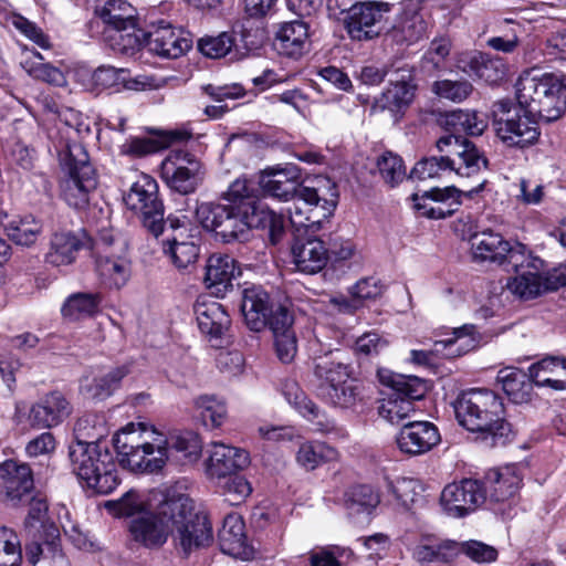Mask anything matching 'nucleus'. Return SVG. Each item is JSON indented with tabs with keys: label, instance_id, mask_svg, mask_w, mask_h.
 <instances>
[{
	"label": "nucleus",
	"instance_id": "nucleus-1",
	"mask_svg": "<svg viewBox=\"0 0 566 566\" xmlns=\"http://www.w3.org/2000/svg\"><path fill=\"white\" fill-rule=\"evenodd\" d=\"M119 463L135 473L163 470L171 457L182 463H193L201 455V441L193 432L167 436L153 424L130 422L113 438Z\"/></svg>",
	"mask_w": 566,
	"mask_h": 566
},
{
	"label": "nucleus",
	"instance_id": "nucleus-2",
	"mask_svg": "<svg viewBox=\"0 0 566 566\" xmlns=\"http://www.w3.org/2000/svg\"><path fill=\"white\" fill-rule=\"evenodd\" d=\"M174 492H155L149 497L128 491L118 501L107 502L106 509L117 517H130L129 532L133 539L145 547L163 546L171 534V521L182 510L174 502Z\"/></svg>",
	"mask_w": 566,
	"mask_h": 566
},
{
	"label": "nucleus",
	"instance_id": "nucleus-3",
	"mask_svg": "<svg viewBox=\"0 0 566 566\" xmlns=\"http://www.w3.org/2000/svg\"><path fill=\"white\" fill-rule=\"evenodd\" d=\"M203 229L223 243L245 240L252 228H268L274 237L283 229V219L274 211H264L250 203L230 205L202 202L195 210Z\"/></svg>",
	"mask_w": 566,
	"mask_h": 566
},
{
	"label": "nucleus",
	"instance_id": "nucleus-4",
	"mask_svg": "<svg viewBox=\"0 0 566 566\" xmlns=\"http://www.w3.org/2000/svg\"><path fill=\"white\" fill-rule=\"evenodd\" d=\"M459 423L478 433L490 447L504 446L512 433L502 399L492 390L472 388L461 392L454 405Z\"/></svg>",
	"mask_w": 566,
	"mask_h": 566
},
{
	"label": "nucleus",
	"instance_id": "nucleus-5",
	"mask_svg": "<svg viewBox=\"0 0 566 566\" xmlns=\"http://www.w3.org/2000/svg\"><path fill=\"white\" fill-rule=\"evenodd\" d=\"M436 147L441 155L419 160L411 171L412 178L441 179L447 172L469 178L488 167L484 154L469 139L444 135L436 142Z\"/></svg>",
	"mask_w": 566,
	"mask_h": 566
},
{
	"label": "nucleus",
	"instance_id": "nucleus-6",
	"mask_svg": "<svg viewBox=\"0 0 566 566\" xmlns=\"http://www.w3.org/2000/svg\"><path fill=\"white\" fill-rule=\"evenodd\" d=\"M289 209L290 221L296 230L316 232L333 216L338 201L336 184L328 177L307 179Z\"/></svg>",
	"mask_w": 566,
	"mask_h": 566
},
{
	"label": "nucleus",
	"instance_id": "nucleus-7",
	"mask_svg": "<svg viewBox=\"0 0 566 566\" xmlns=\"http://www.w3.org/2000/svg\"><path fill=\"white\" fill-rule=\"evenodd\" d=\"M516 99L530 115L546 122L558 119L565 109V86L559 76L524 72L515 84Z\"/></svg>",
	"mask_w": 566,
	"mask_h": 566
},
{
	"label": "nucleus",
	"instance_id": "nucleus-8",
	"mask_svg": "<svg viewBox=\"0 0 566 566\" xmlns=\"http://www.w3.org/2000/svg\"><path fill=\"white\" fill-rule=\"evenodd\" d=\"M379 381L389 388L380 400L378 412L391 424H399L415 413L413 401L423 397L424 382L418 377L405 376L388 369H379Z\"/></svg>",
	"mask_w": 566,
	"mask_h": 566
},
{
	"label": "nucleus",
	"instance_id": "nucleus-9",
	"mask_svg": "<svg viewBox=\"0 0 566 566\" xmlns=\"http://www.w3.org/2000/svg\"><path fill=\"white\" fill-rule=\"evenodd\" d=\"M520 261L523 265H512L516 275L509 280L506 287L522 300H532L543 293L566 286V266H558L545 272V263L527 249Z\"/></svg>",
	"mask_w": 566,
	"mask_h": 566
},
{
	"label": "nucleus",
	"instance_id": "nucleus-10",
	"mask_svg": "<svg viewBox=\"0 0 566 566\" xmlns=\"http://www.w3.org/2000/svg\"><path fill=\"white\" fill-rule=\"evenodd\" d=\"M64 165L67 175L60 185L61 197L67 206L83 210L88 206L90 193L97 185L95 169L80 145L69 148Z\"/></svg>",
	"mask_w": 566,
	"mask_h": 566
},
{
	"label": "nucleus",
	"instance_id": "nucleus-11",
	"mask_svg": "<svg viewBox=\"0 0 566 566\" xmlns=\"http://www.w3.org/2000/svg\"><path fill=\"white\" fill-rule=\"evenodd\" d=\"M493 115L496 136L506 146L524 148L537 140L539 130L534 119L536 116L530 115L525 108L500 101L494 104Z\"/></svg>",
	"mask_w": 566,
	"mask_h": 566
},
{
	"label": "nucleus",
	"instance_id": "nucleus-12",
	"mask_svg": "<svg viewBox=\"0 0 566 566\" xmlns=\"http://www.w3.org/2000/svg\"><path fill=\"white\" fill-rule=\"evenodd\" d=\"M174 502L181 503L184 510L172 517L171 534L179 549L185 555L210 545L213 539L212 526L208 517L195 512L191 499L175 492Z\"/></svg>",
	"mask_w": 566,
	"mask_h": 566
},
{
	"label": "nucleus",
	"instance_id": "nucleus-13",
	"mask_svg": "<svg viewBox=\"0 0 566 566\" xmlns=\"http://www.w3.org/2000/svg\"><path fill=\"white\" fill-rule=\"evenodd\" d=\"M124 202L154 235L163 232L165 209L154 178L140 174L125 195Z\"/></svg>",
	"mask_w": 566,
	"mask_h": 566
},
{
	"label": "nucleus",
	"instance_id": "nucleus-14",
	"mask_svg": "<svg viewBox=\"0 0 566 566\" xmlns=\"http://www.w3.org/2000/svg\"><path fill=\"white\" fill-rule=\"evenodd\" d=\"M482 342V336L473 324H464L452 329V337L448 339L437 340L433 350L410 352V361L419 366H431L434 364L436 355L446 358H454L462 356L474 348Z\"/></svg>",
	"mask_w": 566,
	"mask_h": 566
},
{
	"label": "nucleus",
	"instance_id": "nucleus-15",
	"mask_svg": "<svg viewBox=\"0 0 566 566\" xmlns=\"http://www.w3.org/2000/svg\"><path fill=\"white\" fill-rule=\"evenodd\" d=\"M471 251L474 260L490 261L497 264L505 262L511 265H523L520 259L526 247L522 243L512 244L500 233L492 230L476 232L470 237Z\"/></svg>",
	"mask_w": 566,
	"mask_h": 566
},
{
	"label": "nucleus",
	"instance_id": "nucleus-16",
	"mask_svg": "<svg viewBox=\"0 0 566 566\" xmlns=\"http://www.w3.org/2000/svg\"><path fill=\"white\" fill-rule=\"evenodd\" d=\"M307 184L302 170L294 164L275 165L260 172L259 185L262 191L280 201L294 200L298 190Z\"/></svg>",
	"mask_w": 566,
	"mask_h": 566
},
{
	"label": "nucleus",
	"instance_id": "nucleus-17",
	"mask_svg": "<svg viewBox=\"0 0 566 566\" xmlns=\"http://www.w3.org/2000/svg\"><path fill=\"white\" fill-rule=\"evenodd\" d=\"M200 163L185 150H171L161 163V177L167 186L181 193L193 192L198 185Z\"/></svg>",
	"mask_w": 566,
	"mask_h": 566
},
{
	"label": "nucleus",
	"instance_id": "nucleus-18",
	"mask_svg": "<svg viewBox=\"0 0 566 566\" xmlns=\"http://www.w3.org/2000/svg\"><path fill=\"white\" fill-rule=\"evenodd\" d=\"M485 499L482 483L473 479L450 483L441 493V504L446 512L453 517H462L475 511Z\"/></svg>",
	"mask_w": 566,
	"mask_h": 566
},
{
	"label": "nucleus",
	"instance_id": "nucleus-19",
	"mask_svg": "<svg viewBox=\"0 0 566 566\" xmlns=\"http://www.w3.org/2000/svg\"><path fill=\"white\" fill-rule=\"evenodd\" d=\"M0 500L18 505L33 490L32 471L28 464L6 461L0 465Z\"/></svg>",
	"mask_w": 566,
	"mask_h": 566
},
{
	"label": "nucleus",
	"instance_id": "nucleus-20",
	"mask_svg": "<svg viewBox=\"0 0 566 566\" xmlns=\"http://www.w3.org/2000/svg\"><path fill=\"white\" fill-rule=\"evenodd\" d=\"M429 25L417 4H406L386 33V40L397 45H412L428 36Z\"/></svg>",
	"mask_w": 566,
	"mask_h": 566
},
{
	"label": "nucleus",
	"instance_id": "nucleus-21",
	"mask_svg": "<svg viewBox=\"0 0 566 566\" xmlns=\"http://www.w3.org/2000/svg\"><path fill=\"white\" fill-rule=\"evenodd\" d=\"M458 66L469 76L490 85L502 82L507 73V64L502 57L478 51L462 53Z\"/></svg>",
	"mask_w": 566,
	"mask_h": 566
},
{
	"label": "nucleus",
	"instance_id": "nucleus-22",
	"mask_svg": "<svg viewBox=\"0 0 566 566\" xmlns=\"http://www.w3.org/2000/svg\"><path fill=\"white\" fill-rule=\"evenodd\" d=\"M390 10L387 2H361L349 8L346 28L353 39L368 40L376 35L373 27Z\"/></svg>",
	"mask_w": 566,
	"mask_h": 566
},
{
	"label": "nucleus",
	"instance_id": "nucleus-23",
	"mask_svg": "<svg viewBox=\"0 0 566 566\" xmlns=\"http://www.w3.org/2000/svg\"><path fill=\"white\" fill-rule=\"evenodd\" d=\"M72 412V406L60 391H51L35 402L29 411L31 427L45 429L61 423Z\"/></svg>",
	"mask_w": 566,
	"mask_h": 566
},
{
	"label": "nucleus",
	"instance_id": "nucleus-24",
	"mask_svg": "<svg viewBox=\"0 0 566 566\" xmlns=\"http://www.w3.org/2000/svg\"><path fill=\"white\" fill-rule=\"evenodd\" d=\"M438 428L429 421L406 423L397 436V446L406 454L419 455L440 442Z\"/></svg>",
	"mask_w": 566,
	"mask_h": 566
},
{
	"label": "nucleus",
	"instance_id": "nucleus-25",
	"mask_svg": "<svg viewBox=\"0 0 566 566\" xmlns=\"http://www.w3.org/2000/svg\"><path fill=\"white\" fill-rule=\"evenodd\" d=\"M249 462L245 450L213 441L210 443L207 473L210 478H226L243 470Z\"/></svg>",
	"mask_w": 566,
	"mask_h": 566
},
{
	"label": "nucleus",
	"instance_id": "nucleus-26",
	"mask_svg": "<svg viewBox=\"0 0 566 566\" xmlns=\"http://www.w3.org/2000/svg\"><path fill=\"white\" fill-rule=\"evenodd\" d=\"M109 450L97 442L75 441L69 447V459L72 472L84 488L92 482L95 468Z\"/></svg>",
	"mask_w": 566,
	"mask_h": 566
},
{
	"label": "nucleus",
	"instance_id": "nucleus-27",
	"mask_svg": "<svg viewBox=\"0 0 566 566\" xmlns=\"http://www.w3.org/2000/svg\"><path fill=\"white\" fill-rule=\"evenodd\" d=\"M146 45L151 53L161 57L178 59L191 49L192 41L170 24H160L148 33Z\"/></svg>",
	"mask_w": 566,
	"mask_h": 566
},
{
	"label": "nucleus",
	"instance_id": "nucleus-28",
	"mask_svg": "<svg viewBox=\"0 0 566 566\" xmlns=\"http://www.w3.org/2000/svg\"><path fill=\"white\" fill-rule=\"evenodd\" d=\"M416 90L417 85L411 69H398L395 78L390 80L388 87L377 99V104L382 109L392 113L400 112L412 103Z\"/></svg>",
	"mask_w": 566,
	"mask_h": 566
},
{
	"label": "nucleus",
	"instance_id": "nucleus-29",
	"mask_svg": "<svg viewBox=\"0 0 566 566\" xmlns=\"http://www.w3.org/2000/svg\"><path fill=\"white\" fill-rule=\"evenodd\" d=\"M282 392L287 402L314 426L315 431L326 433L334 430L333 420L328 419L325 412L308 399L296 381L286 380L283 384Z\"/></svg>",
	"mask_w": 566,
	"mask_h": 566
},
{
	"label": "nucleus",
	"instance_id": "nucleus-30",
	"mask_svg": "<svg viewBox=\"0 0 566 566\" xmlns=\"http://www.w3.org/2000/svg\"><path fill=\"white\" fill-rule=\"evenodd\" d=\"M244 528V522L239 514L232 513L224 517L218 533L219 545L224 554L240 559L253 557V548L248 544Z\"/></svg>",
	"mask_w": 566,
	"mask_h": 566
},
{
	"label": "nucleus",
	"instance_id": "nucleus-31",
	"mask_svg": "<svg viewBox=\"0 0 566 566\" xmlns=\"http://www.w3.org/2000/svg\"><path fill=\"white\" fill-rule=\"evenodd\" d=\"M239 274L240 270L232 256L214 253L207 260L205 283L217 296H223Z\"/></svg>",
	"mask_w": 566,
	"mask_h": 566
},
{
	"label": "nucleus",
	"instance_id": "nucleus-32",
	"mask_svg": "<svg viewBox=\"0 0 566 566\" xmlns=\"http://www.w3.org/2000/svg\"><path fill=\"white\" fill-rule=\"evenodd\" d=\"M132 369L133 361L127 360L99 376L85 377L81 382V392L92 399H105L120 387L122 380L132 373Z\"/></svg>",
	"mask_w": 566,
	"mask_h": 566
},
{
	"label": "nucleus",
	"instance_id": "nucleus-33",
	"mask_svg": "<svg viewBox=\"0 0 566 566\" xmlns=\"http://www.w3.org/2000/svg\"><path fill=\"white\" fill-rule=\"evenodd\" d=\"M460 542L423 536L412 549V557L421 564H450L460 556Z\"/></svg>",
	"mask_w": 566,
	"mask_h": 566
},
{
	"label": "nucleus",
	"instance_id": "nucleus-34",
	"mask_svg": "<svg viewBox=\"0 0 566 566\" xmlns=\"http://www.w3.org/2000/svg\"><path fill=\"white\" fill-rule=\"evenodd\" d=\"M293 262L303 273L314 274L324 269L328 260V249L318 238L296 240L292 247Z\"/></svg>",
	"mask_w": 566,
	"mask_h": 566
},
{
	"label": "nucleus",
	"instance_id": "nucleus-35",
	"mask_svg": "<svg viewBox=\"0 0 566 566\" xmlns=\"http://www.w3.org/2000/svg\"><path fill=\"white\" fill-rule=\"evenodd\" d=\"M272 306L269 294L261 286L243 290L241 312L251 331L260 332L266 326Z\"/></svg>",
	"mask_w": 566,
	"mask_h": 566
},
{
	"label": "nucleus",
	"instance_id": "nucleus-36",
	"mask_svg": "<svg viewBox=\"0 0 566 566\" xmlns=\"http://www.w3.org/2000/svg\"><path fill=\"white\" fill-rule=\"evenodd\" d=\"M279 52L289 57L298 59L310 49L308 25L302 20L285 22L276 33Z\"/></svg>",
	"mask_w": 566,
	"mask_h": 566
},
{
	"label": "nucleus",
	"instance_id": "nucleus-37",
	"mask_svg": "<svg viewBox=\"0 0 566 566\" xmlns=\"http://www.w3.org/2000/svg\"><path fill=\"white\" fill-rule=\"evenodd\" d=\"M521 482L515 467L507 465L490 470L482 485L491 501L504 502L516 494Z\"/></svg>",
	"mask_w": 566,
	"mask_h": 566
},
{
	"label": "nucleus",
	"instance_id": "nucleus-38",
	"mask_svg": "<svg viewBox=\"0 0 566 566\" xmlns=\"http://www.w3.org/2000/svg\"><path fill=\"white\" fill-rule=\"evenodd\" d=\"M530 379L539 387L566 389V359L546 357L528 368Z\"/></svg>",
	"mask_w": 566,
	"mask_h": 566
},
{
	"label": "nucleus",
	"instance_id": "nucleus-39",
	"mask_svg": "<svg viewBox=\"0 0 566 566\" xmlns=\"http://www.w3.org/2000/svg\"><path fill=\"white\" fill-rule=\"evenodd\" d=\"M195 313L199 329L210 338L220 337L230 324L228 313L216 301H198Z\"/></svg>",
	"mask_w": 566,
	"mask_h": 566
},
{
	"label": "nucleus",
	"instance_id": "nucleus-40",
	"mask_svg": "<svg viewBox=\"0 0 566 566\" xmlns=\"http://www.w3.org/2000/svg\"><path fill=\"white\" fill-rule=\"evenodd\" d=\"M27 533L34 538H44L50 545H54L59 537V528L48 518L46 501L40 497L32 499L28 516L24 521Z\"/></svg>",
	"mask_w": 566,
	"mask_h": 566
},
{
	"label": "nucleus",
	"instance_id": "nucleus-41",
	"mask_svg": "<svg viewBox=\"0 0 566 566\" xmlns=\"http://www.w3.org/2000/svg\"><path fill=\"white\" fill-rule=\"evenodd\" d=\"M81 248L82 242L74 233L70 231L55 232L51 237L45 261L53 266L69 265L74 262Z\"/></svg>",
	"mask_w": 566,
	"mask_h": 566
},
{
	"label": "nucleus",
	"instance_id": "nucleus-42",
	"mask_svg": "<svg viewBox=\"0 0 566 566\" xmlns=\"http://www.w3.org/2000/svg\"><path fill=\"white\" fill-rule=\"evenodd\" d=\"M101 303L99 293H74L64 301L61 313L65 319L77 322L97 314Z\"/></svg>",
	"mask_w": 566,
	"mask_h": 566
},
{
	"label": "nucleus",
	"instance_id": "nucleus-43",
	"mask_svg": "<svg viewBox=\"0 0 566 566\" xmlns=\"http://www.w3.org/2000/svg\"><path fill=\"white\" fill-rule=\"evenodd\" d=\"M337 458L338 452L335 448L318 440L302 442L295 453L296 463L307 471L315 470Z\"/></svg>",
	"mask_w": 566,
	"mask_h": 566
},
{
	"label": "nucleus",
	"instance_id": "nucleus-44",
	"mask_svg": "<svg viewBox=\"0 0 566 566\" xmlns=\"http://www.w3.org/2000/svg\"><path fill=\"white\" fill-rule=\"evenodd\" d=\"M96 271L102 283L109 289H120L130 277L129 262L123 258L99 255Z\"/></svg>",
	"mask_w": 566,
	"mask_h": 566
},
{
	"label": "nucleus",
	"instance_id": "nucleus-45",
	"mask_svg": "<svg viewBox=\"0 0 566 566\" xmlns=\"http://www.w3.org/2000/svg\"><path fill=\"white\" fill-rule=\"evenodd\" d=\"M530 376L515 367H505L499 370L496 380L507 397L515 403H523L530 399L532 389Z\"/></svg>",
	"mask_w": 566,
	"mask_h": 566
},
{
	"label": "nucleus",
	"instance_id": "nucleus-46",
	"mask_svg": "<svg viewBox=\"0 0 566 566\" xmlns=\"http://www.w3.org/2000/svg\"><path fill=\"white\" fill-rule=\"evenodd\" d=\"M22 69L33 78L55 86L66 84L65 76L57 67L43 62L39 52L25 53L20 62Z\"/></svg>",
	"mask_w": 566,
	"mask_h": 566
},
{
	"label": "nucleus",
	"instance_id": "nucleus-47",
	"mask_svg": "<svg viewBox=\"0 0 566 566\" xmlns=\"http://www.w3.org/2000/svg\"><path fill=\"white\" fill-rule=\"evenodd\" d=\"M98 463V468L94 470L92 482L86 489L97 494H109L120 483L117 463L111 452L105 454Z\"/></svg>",
	"mask_w": 566,
	"mask_h": 566
},
{
	"label": "nucleus",
	"instance_id": "nucleus-48",
	"mask_svg": "<svg viewBox=\"0 0 566 566\" xmlns=\"http://www.w3.org/2000/svg\"><path fill=\"white\" fill-rule=\"evenodd\" d=\"M105 36L111 48L123 54H133L145 40V33L137 28L136 23L106 29Z\"/></svg>",
	"mask_w": 566,
	"mask_h": 566
},
{
	"label": "nucleus",
	"instance_id": "nucleus-49",
	"mask_svg": "<svg viewBox=\"0 0 566 566\" xmlns=\"http://www.w3.org/2000/svg\"><path fill=\"white\" fill-rule=\"evenodd\" d=\"M444 125L450 132L448 135H454L463 139L458 134L465 133L471 136H480L486 128V122L472 111H453L446 115Z\"/></svg>",
	"mask_w": 566,
	"mask_h": 566
},
{
	"label": "nucleus",
	"instance_id": "nucleus-50",
	"mask_svg": "<svg viewBox=\"0 0 566 566\" xmlns=\"http://www.w3.org/2000/svg\"><path fill=\"white\" fill-rule=\"evenodd\" d=\"M314 375L321 381L323 392L331 389L333 385H339L349 378L348 366L334 357L324 356L315 361Z\"/></svg>",
	"mask_w": 566,
	"mask_h": 566
},
{
	"label": "nucleus",
	"instance_id": "nucleus-51",
	"mask_svg": "<svg viewBox=\"0 0 566 566\" xmlns=\"http://www.w3.org/2000/svg\"><path fill=\"white\" fill-rule=\"evenodd\" d=\"M195 412L206 427L218 428L227 417L226 403L214 395H201L193 400Z\"/></svg>",
	"mask_w": 566,
	"mask_h": 566
},
{
	"label": "nucleus",
	"instance_id": "nucleus-52",
	"mask_svg": "<svg viewBox=\"0 0 566 566\" xmlns=\"http://www.w3.org/2000/svg\"><path fill=\"white\" fill-rule=\"evenodd\" d=\"M96 13L109 28H120L136 23L135 9L126 0H106Z\"/></svg>",
	"mask_w": 566,
	"mask_h": 566
},
{
	"label": "nucleus",
	"instance_id": "nucleus-53",
	"mask_svg": "<svg viewBox=\"0 0 566 566\" xmlns=\"http://www.w3.org/2000/svg\"><path fill=\"white\" fill-rule=\"evenodd\" d=\"M8 238L15 244L30 247L42 232V223L32 216L14 219L6 224Z\"/></svg>",
	"mask_w": 566,
	"mask_h": 566
},
{
	"label": "nucleus",
	"instance_id": "nucleus-54",
	"mask_svg": "<svg viewBox=\"0 0 566 566\" xmlns=\"http://www.w3.org/2000/svg\"><path fill=\"white\" fill-rule=\"evenodd\" d=\"M164 251L178 270L193 265L199 256V247L192 241H178L176 238L165 245Z\"/></svg>",
	"mask_w": 566,
	"mask_h": 566
},
{
	"label": "nucleus",
	"instance_id": "nucleus-55",
	"mask_svg": "<svg viewBox=\"0 0 566 566\" xmlns=\"http://www.w3.org/2000/svg\"><path fill=\"white\" fill-rule=\"evenodd\" d=\"M377 168L384 181L390 187H395L406 178L402 159L391 151H385L378 157Z\"/></svg>",
	"mask_w": 566,
	"mask_h": 566
},
{
	"label": "nucleus",
	"instance_id": "nucleus-56",
	"mask_svg": "<svg viewBox=\"0 0 566 566\" xmlns=\"http://www.w3.org/2000/svg\"><path fill=\"white\" fill-rule=\"evenodd\" d=\"M451 48L452 43L449 38H434L421 59L422 69L429 72L439 71L450 55Z\"/></svg>",
	"mask_w": 566,
	"mask_h": 566
},
{
	"label": "nucleus",
	"instance_id": "nucleus-57",
	"mask_svg": "<svg viewBox=\"0 0 566 566\" xmlns=\"http://www.w3.org/2000/svg\"><path fill=\"white\" fill-rule=\"evenodd\" d=\"M21 544L17 533L8 527L0 528V566H20Z\"/></svg>",
	"mask_w": 566,
	"mask_h": 566
},
{
	"label": "nucleus",
	"instance_id": "nucleus-58",
	"mask_svg": "<svg viewBox=\"0 0 566 566\" xmlns=\"http://www.w3.org/2000/svg\"><path fill=\"white\" fill-rule=\"evenodd\" d=\"M379 502L378 493L369 485H356L346 493L347 507L357 513L370 512Z\"/></svg>",
	"mask_w": 566,
	"mask_h": 566
},
{
	"label": "nucleus",
	"instance_id": "nucleus-59",
	"mask_svg": "<svg viewBox=\"0 0 566 566\" xmlns=\"http://www.w3.org/2000/svg\"><path fill=\"white\" fill-rule=\"evenodd\" d=\"M326 399L336 407L350 408L359 399V388L354 379H346L339 385H333L325 391Z\"/></svg>",
	"mask_w": 566,
	"mask_h": 566
},
{
	"label": "nucleus",
	"instance_id": "nucleus-60",
	"mask_svg": "<svg viewBox=\"0 0 566 566\" xmlns=\"http://www.w3.org/2000/svg\"><path fill=\"white\" fill-rule=\"evenodd\" d=\"M234 42V36L231 33L222 32L216 36L200 39L198 49L205 56L221 59L231 53Z\"/></svg>",
	"mask_w": 566,
	"mask_h": 566
},
{
	"label": "nucleus",
	"instance_id": "nucleus-61",
	"mask_svg": "<svg viewBox=\"0 0 566 566\" xmlns=\"http://www.w3.org/2000/svg\"><path fill=\"white\" fill-rule=\"evenodd\" d=\"M253 187L247 179H235L226 192V199L230 205H240L242 202L250 203L252 207H258L264 211H272L264 203L256 201L253 197Z\"/></svg>",
	"mask_w": 566,
	"mask_h": 566
},
{
	"label": "nucleus",
	"instance_id": "nucleus-62",
	"mask_svg": "<svg viewBox=\"0 0 566 566\" xmlns=\"http://www.w3.org/2000/svg\"><path fill=\"white\" fill-rule=\"evenodd\" d=\"M472 84L468 81L442 80L433 84V92L452 102H462L472 92Z\"/></svg>",
	"mask_w": 566,
	"mask_h": 566
},
{
	"label": "nucleus",
	"instance_id": "nucleus-63",
	"mask_svg": "<svg viewBox=\"0 0 566 566\" xmlns=\"http://www.w3.org/2000/svg\"><path fill=\"white\" fill-rule=\"evenodd\" d=\"M460 554H464L472 562L478 564L493 563L497 559V549L480 541L460 542Z\"/></svg>",
	"mask_w": 566,
	"mask_h": 566
},
{
	"label": "nucleus",
	"instance_id": "nucleus-64",
	"mask_svg": "<svg viewBox=\"0 0 566 566\" xmlns=\"http://www.w3.org/2000/svg\"><path fill=\"white\" fill-rule=\"evenodd\" d=\"M420 484L413 479H398L391 484V491L396 500L405 507L409 509L410 505L416 503L421 496Z\"/></svg>",
	"mask_w": 566,
	"mask_h": 566
}]
</instances>
